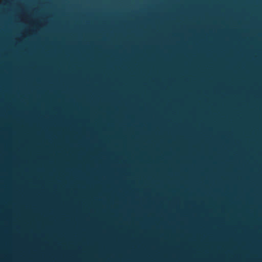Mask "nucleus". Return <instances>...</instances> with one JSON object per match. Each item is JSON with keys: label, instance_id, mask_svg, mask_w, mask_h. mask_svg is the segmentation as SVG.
<instances>
[{"label": "nucleus", "instance_id": "nucleus-1", "mask_svg": "<svg viewBox=\"0 0 262 262\" xmlns=\"http://www.w3.org/2000/svg\"><path fill=\"white\" fill-rule=\"evenodd\" d=\"M225 262H229V243H225Z\"/></svg>", "mask_w": 262, "mask_h": 262}, {"label": "nucleus", "instance_id": "nucleus-2", "mask_svg": "<svg viewBox=\"0 0 262 262\" xmlns=\"http://www.w3.org/2000/svg\"><path fill=\"white\" fill-rule=\"evenodd\" d=\"M231 253V243H230V253ZM230 262H231V257H230Z\"/></svg>", "mask_w": 262, "mask_h": 262}]
</instances>
